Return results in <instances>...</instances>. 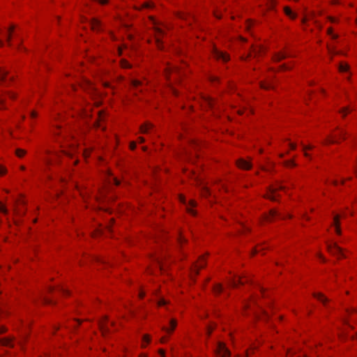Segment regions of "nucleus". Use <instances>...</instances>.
I'll return each instance as SVG.
<instances>
[{
  "instance_id": "6e6552de",
  "label": "nucleus",
  "mask_w": 357,
  "mask_h": 357,
  "mask_svg": "<svg viewBox=\"0 0 357 357\" xmlns=\"http://www.w3.org/2000/svg\"><path fill=\"white\" fill-rule=\"evenodd\" d=\"M213 54L217 59H221L223 61H227L229 59V55L218 50H214Z\"/></svg>"
},
{
  "instance_id": "5701e85b",
  "label": "nucleus",
  "mask_w": 357,
  "mask_h": 357,
  "mask_svg": "<svg viewBox=\"0 0 357 357\" xmlns=\"http://www.w3.org/2000/svg\"><path fill=\"white\" fill-rule=\"evenodd\" d=\"M261 51V47H252V52L250 53V56H251L252 54H254L255 56H256Z\"/></svg>"
},
{
  "instance_id": "8fccbe9b",
  "label": "nucleus",
  "mask_w": 357,
  "mask_h": 357,
  "mask_svg": "<svg viewBox=\"0 0 357 357\" xmlns=\"http://www.w3.org/2000/svg\"><path fill=\"white\" fill-rule=\"evenodd\" d=\"M289 146L291 147V149L294 150L296 147V145L294 143H289Z\"/></svg>"
},
{
  "instance_id": "39448f33",
  "label": "nucleus",
  "mask_w": 357,
  "mask_h": 357,
  "mask_svg": "<svg viewBox=\"0 0 357 357\" xmlns=\"http://www.w3.org/2000/svg\"><path fill=\"white\" fill-rule=\"evenodd\" d=\"M279 217L280 218H284L285 216L280 213L275 209H271L269 211V213L265 216V220L266 221H271L274 218Z\"/></svg>"
},
{
  "instance_id": "052dcab7",
  "label": "nucleus",
  "mask_w": 357,
  "mask_h": 357,
  "mask_svg": "<svg viewBox=\"0 0 357 357\" xmlns=\"http://www.w3.org/2000/svg\"><path fill=\"white\" fill-rule=\"evenodd\" d=\"M14 30V26H11L9 29H8V32L11 33V32Z\"/></svg>"
},
{
  "instance_id": "a19ab883",
  "label": "nucleus",
  "mask_w": 357,
  "mask_h": 357,
  "mask_svg": "<svg viewBox=\"0 0 357 357\" xmlns=\"http://www.w3.org/2000/svg\"><path fill=\"white\" fill-rule=\"evenodd\" d=\"M345 134H346V133H345V132H344V130H340V131L339 137H340V138L344 139V135H345Z\"/></svg>"
},
{
  "instance_id": "4c0bfd02",
  "label": "nucleus",
  "mask_w": 357,
  "mask_h": 357,
  "mask_svg": "<svg viewBox=\"0 0 357 357\" xmlns=\"http://www.w3.org/2000/svg\"><path fill=\"white\" fill-rule=\"evenodd\" d=\"M202 194H203L204 196H206V195H209L210 192H209V190H208V188H204V190H203Z\"/></svg>"
},
{
  "instance_id": "4d7b16f0",
  "label": "nucleus",
  "mask_w": 357,
  "mask_h": 357,
  "mask_svg": "<svg viewBox=\"0 0 357 357\" xmlns=\"http://www.w3.org/2000/svg\"><path fill=\"white\" fill-rule=\"evenodd\" d=\"M6 331V328H4V327H3V326H2V327H1V328H0V333H4Z\"/></svg>"
},
{
  "instance_id": "a18cd8bd",
  "label": "nucleus",
  "mask_w": 357,
  "mask_h": 357,
  "mask_svg": "<svg viewBox=\"0 0 357 357\" xmlns=\"http://www.w3.org/2000/svg\"><path fill=\"white\" fill-rule=\"evenodd\" d=\"M130 149L132 150H134L135 149V147H136L135 142H131L130 144Z\"/></svg>"
},
{
  "instance_id": "72a5a7b5",
  "label": "nucleus",
  "mask_w": 357,
  "mask_h": 357,
  "mask_svg": "<svg viewBox=\"0 0 357 357\" xmlns=\"http://www.w3.org/2000/svg\"><path fill=\"white\" fill-rule=\"evenodd\" d=\"M286 166H296V163L293 160H287L285 162Z\"/></svg>"
},
{
  "instance_id": "13d9d810",
  "label": "nucleus",
  "mask_w": 357,
  "mask_h": 357,
  "mask_svg": "<svg viewBox=\"0 0 357 357\" xmlns=\"http://www.w3.org/2000/svg\"><path fill=\"white\" fill-rule=\"evenodd\" d=\"M329 20H330L331 22H336V20H335L334 17H329Z\"/></svg>"
},
{
  "instance_id": "bf43d9fd",
  "label": "nucleus",
  "mask_w": 357,
  "mask_h": 357,
  "mask_svg": "<svg viewBox=\"0 0 357 357\" xmlns=\"http://www.w3.org/2000/svg\"><path fill=\"white\" fill-rule=\"evenodd\" d=\"M138 139H139V142H141V143H142V142H144V137H139L138 138Z\"/></svg>"
},
{
  "instance_id": "c756f323",
  "label": "nucleus",
  "mask_w": 357,
  "mask_h": 357,
  "mask_svg": "<svg viewBox=\"0 0 357 357\" xmlns=\"http://www.w3.org/2000/svg\"><path fill=\"white\" fill-rule=\"evenodd\" d=\"M328 34L331 36V37L334 39L337 38V35L333 33V29L331 28L328 29Z\"/></svg>"
},
{
  "instance_id": "3c124183",
  "label": "nucleus",
  "mask_w": 357,
  "mask_h": 357,
  "mask_svg": "<svg viewBox=\"0 0 357 357\" xmlns=\"http://www.w3.org/2000/svg\"><path fill=\"white\" fill-rule=\"evenodd\" d=\"M289 68L285 65V64H283L282 66H280V69L281 70H287Z\"/></svg>"
},
{
  "instance_id": "603ef678",
  "label": "nucleus",
  "mask_w": 357,
  "mask_h": 357,
  "mask_svg": "<svg viewBox=\"0 0 357 357\" xmlns=\"http://www.w3.org/2000/svg\"><path fill=\"white\" fill-rule=\"evenodd\" d=\"M178 241H179L180 243H182L183 242L185 241V239L183 237L180 236L179 238H178Z\"/></svg>"
},
{
  "instance_id": "f3484780",
  "label": "nucleus",
  "mask_w": 357,
  "mask_h": 357,
  "mask_svg": "<svg viewBox=\"0 0 357 357\" xmlns=\"http://www.w3.org/2000/svg\"><path fill=\"white\" fill-rule=\"evenodd\" d=\"M196 205V203L195 201L193 200H190L189 202V204L187 206V210H188V212L193 215H195V211L192 209V207L195 206Z\"/></svg>"
},
{
  "instance_id": "58836bf2",
  "label": "nucleus",
  "mask_w": 357,
  "mask_h": 357,
  "mask_svg": "<svg viewBox=\"0 0 357 357\" xmlns=\"http://www.w3.org/2000/svg\"><path fill=\"white\" fill-rule=\"evenodd\" d=\"M43 301H44V303H46V304H52V300H51V299H50V298H43Z\"/></svg>"
},
{
  "instance_id": "c85d7f7f",
  "label": "nucleus",
  "mask_w": 357,
  "mask_h": 357,
  "mask_svg": "<svg viewBox=\"0 0 357 357\" xmlns=\"http://www.w3.org/2000/svg\"><path fill=\"white\" fill-rule=\"evenodd\" d=\"M156 260H157L158 265L159 266L160 271H163L164 265L162 264L161 260L159 258H157Z\"/></svg>"
},
{
  "instance_id": "2eb2a0df",
  "label": "nucleus",
  "mask_w": 357,
  "mask_h": 357,
  "mask_svg": "<svg viewBox=\"0 0 357 357\" xmlns=\"http://www.w3.org/2000/svg\"><path fill=\"white\" fill-rule=\"evenodd\" d=\"M313 296L321 301L324 305L328 302V298L321 293H314Z\"/></svg>"
},
{
  "instance_id": "774afa93",
  "label": "nucleus",
  "mask_w": 357,
  "mask_h": 357,
  "mask_svg": "<svg viewBox=\"0 0 357 357\" xmlns=\"http://www.w3.org/2000/svg\"><path fill=\"white\" fill-rule=\"evenodd\" d=\"M329 52H331V53H334V54H335V50H331L330 48H329Z\"/></svg>"
},
{
  "instance_id": "c9c22d12",
  "label": "nucleus",
  "mask_w": 357,
  "mask_h": 357,
  "mask_svg": "<svg viewBox=\"0 0 357 357\" xmlns=\"http://www.w3.org/2000/svg\"><path fill=\"white\" fill-rule=\"evenodd\" d=\"M0 211L4 213H7V210L5 206L0 202Z\"/></svg>"
},
{
  "instance_id": "9d476101",
  "label": "nucleus",
  "mask_w": 357,
  "mask_h": 357,
  "mask_svg": "<svg viewBox=\"0 0 357 357\" xmlns=\"http://www.w3.org/2000/svg\"><path fill=\"white\" fill-rule=\"evenodd\" d=\"M249 282L248 279H246L244 280L241 278H238L236 279H233L232 280H231L229 282V285L232 287H236L238 284H243L245 282Z\"/></svg>"
},
{
  "instance_id": "09e8293b",
  "label": "nucleus",
  "mask_w": 357,
  "mask_h": 357,
  "mask_svg": "<svg viewBox=\"0 0 357 357\" xmlns=\"http://www.w3.org/2000/svg\"><path fill=\"white\" fill-rule=\"evenodd\" d=\"M159 354L161 356V357H165V351L163 349H160Z\"/></svg>"
},
{
  "instance_id": "680f3d73",
  "label": "nucleus",
  "mask_w": 357,
  "mask_h": 357,
  "mask_svg": "<svg viewBox=\"0 0 357 357\" xmlns=\"http://www.w3.org/2000/svg\"><path fill=\"white\" fill-rule=\"evenodd\" d=\"M166 340H166V338H165V337H162V338H161V340H160V342L163 343V342H166Z\"/></svg>"
},
{
  "instance_id": "bb28decb",
  "label": "nucleus",
  "mask_w": 357,
  "mask_h": 357,
  "mask_svg": "<svg viewBox=\"0 0 357 357\" xmlns=\"http://www.w3.org/2000/svg\"><path fill=\"white\" fill-rule=\"evenodd\" d=\"M261 87L264 89H271L273 88L272 84H271V83L266 84V83H264V82L261 83Z\"/></svg>"
},
{
  "instance_id": "f8f14e48",
  "label": "nucleus",
  "mask_w": 357,
  "mask_h": 357,
  "mask_svg": "<svg viewBox=\"0 0 357 357\" xmlns=\"http://www.w3.org/2000/svg\"><path fill=\"white\" fill-rule=\"evenodd\" d=\"M237 165L240 168L243 169H248L251 167V164L249 162L245 161L243 159H239L237 161Z\"/></svg>"
},
{
  "instance_id": "473e14b6",
  "label": "nucleus",
  "mask_w": 357,
  "mask_h": 357,
  "mask_svg": "<svg viewBox=\"0 0 357 357\" xmlns=\"http://www.w3.org/2000/svg\"><path fill=\"white\" fill-rule=\"evenodd\" d=\"M337 140L335 139H332V138H328L326 141V144H335V143H337Z\"/></svg>"
},
{
  "instance_id": "ea45409f",
  "label": "nucleus",
  "mask_w": 357,
  "mask_h": 357,
  "mask_svg": "<svg viewBox=\"0 0 357 357\" xmlns=\"http://www.w3.org/2000/svg\"><path fill=\"white\" fill-rule=\"evenodd\" d=\"M83 87H84V89H86V88H87V87H89V89H91H91H93V86H92V85H91L89 82H86V83H85V85H84V86H83Z\"/></svg>"
},
{
  "instance_id": "6ab92c4d",
  "label": "nucleus",
  "mask_w": 357,
  "mask_h": 357,
  "mask_svg": "<svg viewBox=\"0 0 357 357\" xmlns=\"http://www.w3.org/2000/svg\"><path fill=\"white\" fill-rule=\"evenodd\" d=\"M349 70V66L347 63H341L339 66V70L341 73L347 72Z\"/></svg>"
},
{
  "instance_id": "393cba45",
  "label": "nucleus",
  "mask_w": 357,
  "mask_h": 357,
  "mask_svg": "<svg viewBox=\"0 0 357 357\" xmlns=\"http://www.w3.org/2000/svg\"><path fill=\"white\" fill-rule=\"evenodd\" d=\"M7 72L3 69H0V80L3 82L6 77Z\"/></svg>"
},
{
  "instance_id": "1a4fd4ad",
  "label": "nucleus",
  "mask_w": 357,
  "mask_h": 357,
  "mask_svg": "<svg viewBox=\"0 0 357 357\" xmlns=\"http://www.w3.org/2000/svg\"><path fill=\"white\" fill-rule=\"evenodd\" d=\"M205 266L204 257L199 258V261L194 265V268L192 271L195 275H197L199 273V270Z\"/></svg>"
},
{
  "instance_id": "c03bdc74",
  "label": "nucleus",
  "mask_w": 357,
  "mask_h": 357,
  "mask_svg": "<svg viewBox=\"0 0 357 357\" xmlns=\"http://www.w3.org/2000/svg\"><path fill=\"white\" fill-rule=\"evenodd\" d=\"M350 112L348 107H344L342 109L341 112L344 113V116H345L346 112Z\"/></svg>"
},
{
  "instance_id": "79ce46f5",
  "label": "nucleus",
  "mask_w": 357,
  "mask_h": 357,
  "mask_svg": "<svg viewBox=\"0 0 357 357\" xmlns=\"http://www.w3.org/2000/svg\"><path fill=\"white\" fill-rule=\"evenodd\" d=\"M8 96L11 99H15V97H16V95L15 93H12V92H9L8 93Z\"/></svg>"
},
{
  "instance_id": "4be33fe9",
  "label": "nucleus",
  "mask_w": 357,
  "mask_h": 357,
  "mask_svg": "<svg viewBox=\"0 0 357 357\" xmlns=\"http://www.w3.org/2000/svg\"><path fill=\"white\" fill-rule=\"evenodd\" d=\"M312 149H313V146H312V145H307V146L303 145V149L305 151L304 155H305V157L310 158V155L306 152V151L307 150H311Z\"/></svg>"
},
{
  "instance_id": "f704fd0d",
  "label": "nucleus",
  "mask_w": 357,
  "mask_h": 357,
  "mask_svg": "<svg viewBox=\"0 0 357 357\" xmlns=\"http://www.w3.org/2000/svg\"><path fill=\"white\" fill-rule=\"evenodd\" d=\"M158 304L160 306L165 305L167 304V301L165 299L161 298V299L159 300Z\"/></svg>"
},
{
  "instance_id": "338daca9",
  "label": "nucleus",
  "mask_w": 357,
  "mask_h": 357,
  "mask_svg": "<svg viewBox=\"0 0 357 357\" xmlns=\"http://www.w3.org/2000/svg\"><path fill=\"white\" fill-rule=\"evenodd\" d=\"M333 184H334L335 185H336L337 184V181L336 180L333 181Z\"/></svg>"
},
{
  "instance_id": "7c9ffc66",
  "label": "nucleus",
  "mask_w": 357,
  "mask_h": 357,
  "mask_svg": "<svg viewBox=\"0 0 357 357\" xmlns=\"http://www.w3.org/2000/svg\"><path fill=\"white\" fill-rule=\"evenodd\" d=\"M142 340L144 342L149 343L151 341V337L149 335H144Z\"/></svg>"
},
{
  "instance_id": "de8ad7c7",
  "label": "nucleus",
  "mask_w": 357,
  "mask_h": 357,
  "mask_svg": "<svg viewBox=\"0 0 357 357\" xmlns=\"http://www.w3.org/2000/svg\"><path fill=\"white\" fill-rule=\"evenodd\" d=\"M30 115H31V117H32V118H35V117H36V116H37V113H36V112H34V111H32V112H31Z\"/></svg>"
},
{
  "instance_id": "49530a36",
  "label": "nucleus",
  "mask_w": 357,
  "mask_h": 357,
  "mask_svg": "<svg viewBox=\"0 0 357 357\" xmlns=\"http://www.w3.org/2000/svg\"><path fill=\"white\" fill-rule=\"evenodd\" d=\"M112 181L116 185H118L120 183L118 179H116V178H112Z\"/></svg>"
},
{
  "instance_id": "9b49d317",
  "label": "nucleus",
  "mask_w": 357,
  "mask_h": 357,
  "mask_svg": "<svg viewBox=\"0 0 357 357\" xmlns=\"http://www.w3.org/2000/svg\"><path fill=\"white\" fill-rule=\"evenodd\" d=\"M107 318L105 317L102 321H100L99 325L100 330L102 331V333L103 335H105L106 333L109 331V328L107 326Z\"/></svg>"
},
{
  "instance_id": "aec40b11",
  "label": "nucleus",
  "mask_w": 357,
  "mask_h": 357,
  "mask_svg": "<svg viewBox=\"0 0 357 357\" xmlns=\"http://www.w3.org/2000/svg\"><path fill=\"white\" fill-rule=\"evenodd\" d=\"M287 56H288V55L285 53H278L274 56V60L276 61H279L282 59H284Z\"/></svg>"
},
{
  "instance_id": "a878e982",
  "label": "nucleus",
  "mask_w": 357,
  "mask_h": 357,
  "mask_svg": "<svg viewBox=\"0 0 357 357\" xmlns=\"http://www.w3.org/2000/svg\"><path fill=\"white\" fill-rule=\"evenodd\" d=\"M131 84L134 88L137 89L138 86H141L142 83L139 80L132 79L131 81Z\"/></svg>"
},
{
  "instance_id": "a211bd4d",
  "label": "nucleus",
  "mask_w": 357,
  "mask_h": 357,
  "mask_svg": "<svg viewBox=\"0 0 357 357\" xmlns=\"http://www.w3.org/2000/svg\"><path fill=\"white\" fill-rule=\"evenodd\" d=\"M339 220H340V216L338 215H335L334 216V224L336 226L335 231H336V233L337 234H341V231H340V227H339V224H340Z\"/></svg>"
},
{
  "instance_id": "e2e57ef3",
  "label": "nucleus",
  "mask_w": 357,
  "mask_h": 357,
  "mask_svg": "<svg viewBox=\"0 0 357 357\" xmlns=\"http://www.w3.org/2000/svg\"><path fill=\"white\" fill-rule=\"evenodd\" d=\"M104 86H105V87H109V86H110V84H109V83L106 82V83H105V84H104Z\"/></svg>"
},
{
  "instance_id": "4468645a",
  "label": "nucleus",
  "mask_w": 357,
  "mask_h": 357,
  "mask_svg": "<svg viewBox=\"0 0 357 357\" xmlns=\"http://www.w3.org/2000/svg\"><path fill=\"white\" fill-rule=\"evenodd\" d=\"M13 337H4V338L1 339L0 341H1V343L2 345L6 346V347H12L13 346Z\"/></svg>"
},
{
  "instance_id": "20e7f679",
  "label": "nucleus",
  "mask_w": 357,
  "mask_h": 357,
  "mask_svg": "<svg viewBox=\"0 0 357 357\" xmlns=\"http://www.w3.org/2000/svg\"><path fill=\"white\" fill-rule=\"evenodd\" d=\"M153 22L154 25L155 26V34H156L155 43L157 44L158 47L160 49H162V42L160 41V36L163 34V30L161 28H160L155 25V22L154 20H153Z\"/></svg>"
},
{
  "instance_id": "2f4dec72",
  "label": "nucleus",
  "mask_w": 357,
  "mask_h": 357,
  "mask_svg": "<svg viewBox=\"0 0 357 357\" xmlns=\"http://www.w3.org/2000/svg\"><path fill=\"white\" fill-rule=\"evenodd\" d=\"M152 7H153V3L151 2H145L143 4V8H150Z\"/></svg>"
},
{
  "instance_id": "e433bc0d",
  "label": "nucleus",
  "mask_w": 357,
  "mask_h": 357,
  "mask_svg": "<svg viewBox=\"0 0 357 357\" xmlns=\"http://www.w3.org/2000/svg\"><path fill=\"white\" fill-rule=\"evenodd\" d=\"M10 40H11V33H8V36H7V38H6V40L8 42V44L9 46H11V42H10Z\"/></svg>"
},
{
  "instance_id": "cd10ccee",
  "label": "nucleus",
  "mask_w": 357,
  "mask_h": 357,
  "mask_svg": "<svg viewBox=\"0 0 357 357\" xmlns=\"http://www.w3.org/2000/svg\"><path fill=\"white\" fill-rule=\"evenodd\" d=\"M121 65V67L124 68H128L130 67V63L126 60H122Z\"/></svg>"
},
{
  "instance_id": "423d86ee",
  "label": "nucleus",
  "mask_w": 357,
  "mask_h": 357,
  "mask_svg": "<svg viewBox=\"0 0 357 357\" xmlns=\"http://www.w3.org/2000/svg\"><path fill=\"white\" fill-rule=\"evenodd\" d=\"M153 125L149 122H146L140 126V132L143 134H149L153 129Z\"/></svg>"
},
{
  "instance_id": "412c9836",
  "label": "nucleus",
  "mask_w": 357,
  "mask_h": 357,
  "mask_svg": "<svg viewBox=\"0 0 357 357\" xmlns=\"http://www.w3.org/2000/svg\"><path fill=\"white\" fill-rule=\"evenodd\" d=\"M15 154L17 157L22 158L26 154V151L22 149H17L15 150Z\"/></svg>"
},
{
  "instance_id": "b1692460",
  "label": "nucleus",
  "mask_w": 357,
  "mask_h": 357,
  "mask_svg": "<svg viewBox=\"0 0 357 357\" xmlns=\"http://www.w3.org/2000/svg\"><path fill=\"white\" fill-rule=\"evenodd\" d=\"M214 292L215 294H220L222 291V287L221 284H218L213 287Z\"/></svg>"
},
{
  "instance_id": "f257e3e1",
  "label": "nucleus",
  "mask_w": 357,
  "mask_h": 357,
  "mask_svg": "<svg viewBox=\"0 0 357 357\" xmlns=\"http://www.w3.org/2000/svg\"><path fill=\"white\" fill-rule=\"evenodd\" d=\"M278 190H284V186L281 184H278L275 187L270 188L266 195V197L271 199V201H277V197L278 196L277 192Z\"/></svg>"
},
{
  "instance_id": "864d4df0",
  "label": "nucleus",
  "mask_w": 357,
  "mask_h": 357,
  "mask_svg": "<svg viewBox=\"0 0 357 357\" xmlns=\"http://www.w3.org/2000/svg\"><path fill=\"white\" fill-rule=\"evenodd\" d=\"M180 200H181V202L182 203H183V204H186V200H185V197H180Z\"/></svg>"
},
{
  "instance_id": "5fc2aeb1",
  "label": "nucleus",
  "mask_w": 357,
  "mask_h": 357,
  "mask_svg": "<svg viewBox=\"0 0 357 357\" xmlns=\"http://www.w3.org/2000/svg\"><path fill=\"white\" fill-rule=\"evenodd\" d=\"M212 330H213L212 328H211L210 327H208V328H207V334H208V335H211V333L212 332Z\"/></svg>"
},
{
  "instance_id": "dca6fc26",
  "label": "nucleus",
  "mask_w": 357,
  "mask_h": 357,
  "mask_svg": "<svg viewBox=\"0 0 357 357\" xmlns=\"http://www.w3.org/2000/svg\"><path fill=\"white\" fill-rule=\"evenodd\" d=\"M284 11L285 13V14L289 17L291 19H295L296 17V14L294 13L289 7H284Z\"/></svg>"
},
{
  "instance_id": "69168bd1",
  "label": "nucleus",
  "mask_w": 357,
  "mask_h": 357,
  "mask_svg": "<svg viewBox=\"0 0 357 357\" xmlns=\"http://www.w3.org/2000/svg\"><path fill=\"white\" fill-rule=\"evenodd\" d=\"M3 40H0V47H3Z\"/></svg>"
},
{
  "instance_id": "0e129e2a",
  "label": "nucleus",
  "mask_w": 357,
  "mask_h": 357,
  "mask_svg": "<svg viewBox=\"0 0 357 357\" xmlns=\"http://www.w3.org/2000/svg\"><path fill=\"white\" fill-rule=\"evenodd\" d=\"M61 291H62L63 294H67V290L64 289H61Z\"/></svg>"
},
{
  "instance_id": "7ed1b4c3",
  "label": "nucleus",
  "mask_w": 357,
  "mask_h": 357,
  "mask_svg": "<svg viewBox=\"0 0 357 357\" xmlns=\"http://www.w3.org/2000/svg\"><path fill=\"white\" fill-rule=\"evenodd\" d=\"M217 353L220 357H229L230 351L222 342H219L217 347Z\"/></svg>"
},
{
  "instance_id": "0eeeda50",
  "label": "nucleus",
  "mask_w": 357,
  "mask_h": 357,
  "mask_svg": "<svg viewBox=\"0 0 357 357\" xmlns=\"http://www.w3.org/2000/svg\"><path fill=\"white\" fill-rule=\"evenodd\" d=\"M169 327H165V326H163L162 328V330L168 333H172L173 332V331L175 329L176 325H177V321L176 319H171L169 320Z\"/></svg>"
},
{
  "instance_id": "6e6d98bb",
  "label": "nucleus",
  "mask_w": 357,
  "mask_h": 357,
  "mask_svg": "<svg viewBox=\"0 0 357 357\" xmlns=\"http://www.w3.org/2000/svg\"><path fill=\"white\" fill-rule=\"evenodd\" d=\"M207 101H208V103L210 105V106H211V107H212V106H213V100H211V99H208Z\"/></svg>"
},
{
  "instance_id": "f03ea898",
  "label": "nucleus",
  "mask_w": 357,
  "mask_h": 357,
  "mask_svg": "<svg viewBox=\"0 0 357 357\" xmlns=\"http://www.w3.org/2000/svg\"><path fill=\"white\" fill-rule=\"evenodd\" d=\"M328 250L331 254L337 256V257H345L342 249L335 243L328 245Z\"/></svg>"
},
{
  "instance_id": "ddd939ff",
  "label": "nucleus",
  "mask_w": 357,
  "mask_h": 357,
  "mask_svg": "<svg viewBox=\"0 0 357 357\" xmlns=\"http://www.w3.org/2000/svg\"><path fill=\"white\" fill-rule=\"evenodd\" d=\"M91 26L94 31H100L101 29V22L98 19L91 20Z\"/></svg>"
},
{
  "instance_id": "37998d69",
  "label": "nucleus",
  "mask_w": 357,
  "mask_h": 357,
  "mask_svg": "<svg viewBox=\"0 0 357 357\" xmlns=\"http://www.w3.org/2000/svg\"><path fill=\"white\" fill-rule=\"evenodd\" d=\"M6 170L4 167H0V175H3L6 173Z\"/></svg>"
}]
</instances>
